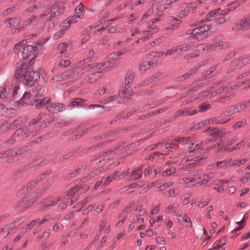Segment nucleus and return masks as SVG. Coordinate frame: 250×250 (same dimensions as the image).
I'll list each match as a JSON object with an SVG mask.
<instances>
[{
    "label": "nucleus",
    "mask_w": 250,
    "mask_h": 250,
    "mask_svg": "<svg viewBox=\"0 0 250 250\" xmlns=\"http://www.w3.org/2000/svg\"><path fill=\"white\" fill-rule=\"evenodd\" d=\"M40 75L42 77L44 81H47L48 77L46 72L40 69L39 73L34 72L30 66H28L25 63H23L16 71L15 77L19 81L22 82L25 85L29 87L32 85L36 90L37 93L35 97V101L36 107L41 108L49 104L50 99L48 98H45L43 94V90L41 86L37 83H34L35 81H37L40 78Z\"/></svg>",
    "instance_id": "obj_1"
},
{
    "label": "nucleus",
    "mask_w": 250,
    "mask_h": 250,
    "mask_svg": "<svg viewBox=\"0 0 250 250\" xmlns=\"http://www.w3.org/2000/svg\"><path fill=\"white\" fill-rule=\"evenodd\" d=\"M203 143L201 141H197L192 143L188 148V152H183L179 156L181 162L188 163L190 167H195L203 165L208 156L204 151Z\"/></svg>",
    "instance_id": "obj_2"
},
{
    "label": "nucleus",
    "mask_w": 250,
    "mask_h": 250,
    "mask_svg": "<svg viewBox=\"0 0 250 250\" xmlns=\"http://www.w3.org/2000/svg\"><path fill=\"white\" fill-rule=\"evenodd\" d=\"M106 64L108 66H106L104 70V71H108L111 69L112 62L111 61H106V62L99 63H92L88 65L84 64V61L80 62L75 64V66L73 70L60 74L57 76V77H60V79H68L71 78H76L90 70H100L102 66L104 67Z\"/></svg>",
    "instance_id": "obj_3"
},
{
    "label": "nucleus",
    "mask_w": 250,
    "mask_h": 250,
    "mask_svg": "<svg viewBox=\"0 0 250 250\" xmlns=\"http://www.w3.org/2000/svg\"><path fill=\"white\" fill-rule=\"evenodd\" d=\"M210 29L209 25H204L192 30L187 31L185 35L188 43L177 46L178 53L188 50L192 46L197 43L199 41L203 40L208 36V32Z\"/></svg>",
    "instance_id": "obj_4"
},
{
    "label": "nucleus",
    "mask_w": 250,
    "mask_h": 250,
    "mask_svg": "<svg viewBox=\"0 0 250 250\" xmlns=\"http://www.w3.org/2000/svg\"><path fill=\"white\" fill-rule=\"evenodd\" d=\"M64 12V8L61 5L55 4L51 8H47L40 16L31 17L24 21L22 26L18 29V32L28 27L31 23L36 24L41 21H50L55 17L58 16Z\"/></svg>",
    "instance_id": "obj_5"
},
{
    "label": "nucleus",
    "mask_w": 250,
    "mask_h": 250,
    "mask_svg": "<svg viewBox=\"0 0 250 250\" xmlns=\"http://www.w3.org/2000/svg\"><path fill=\"white\" fill-rule=\"evenodd\" d=\"M122 150V148L121 147L119 148H115L114 153L112 152H108L103 154V155H100L99 158V161L98 162V164H97V167H99L97 168V170L93 171L91 174H90L89 175V177L91 178L98 174L102 170L101 167L103 165L107 164V166H112V165H117L118 164L119 162H117V161L111 163V159L113 158H116L117 156L121 153Z\"/></svg>",
    "instance_id": "obj_6"
},
{
    "label": "nucleus",
    "mask_w": 250,
    "mask_h": 250,
    "mask_svg": "<svg viewBox=\"0 0 250 250\" xmlns=\"http://www.w3.org/2000/svg\"><path fill=\"white\" fill-rule=\"evenodd\" d=\"M214 175L213 173H210L208 174H198L194 177L184 178L180 180V184H185L187 187H199L204 185L208 182Z\"/></svg>",
    "instance_id": "obj_7"
},
{
    "label": "nucleus",
    "mask_w": 250,
    "mask_h": 250,
    "mask_svg": "<svg viewBox=\"0 0 250 250\" xmlns=\"http://www.w3.org/2000/svg\"><path fill=\"white\" fill-rule=\"evenodd\" d=\"M232 89V87L228 88L223 86L215 85L210 89L204 91L202 94L203 96L208 99L216 96L221 98H223L224 97L227 98L228 97L227 95L230 93Z\"/></svg>",
    "instance_id": "obj_8"
},
{
    "label": "nucleus",
    "mask_w": 250,
    "mask_h": 250,
    "mask_svg": "<svg viewBox=\"0 0 250 250\" xmlns=\"http://www.w3.org/2000/svg\"><path fill=\"white\" fill-rule=\"evenodd\" d=\"M159 18H156L150 20L147 23V26L145 29L140 30V37L141 40L146 41L151 38L153 35L158 32V28L157 26L154 24V23L160 21Z\"/></svg>",
    "instance_id": "obj_9"
},
{
    "label": "nucleus",
    "mask_w": 250,
    "mask_h": 250,
    "mask_svg": "<svg viewBox=\"0 0 250 250\" xmlns=\"http://www.w3.org/2000/svg\"><path fill=\"white\" fill-rule=\"evenodd\" d=\"M230 10H222L221 8H217L212 10L207 15V20L211 21L215 18L217 24L224 23L226 21L225 15L229 12Z\"/></svg>",
    "instance_id": "obj_10"
},
{
    "label": "nucleus",
    "mask_w": 250,
    "mask_h": 250,
    "mask_svg": "<svg viewBox=\"0 0 250 250\" xmlns=\"http://www.w3.org/2000/svg\"><path fill=\"white\" fill-rule=\"evenodd\" d=\"M21 49H22L21 53V58L26 59L28 57L34 55V52L36 50V48L28 44H26V42L24 41L18 42L16 44V49L18 51Z\"/></svg>",
    "instance_id": "obj_11"
},
{
    "label": "nucleus",
    "mask_w": 250,
    "mask_h": 250,
    "mask_svg": "<svg viewBox=\"0 0 250 250\" xmlns=\"http://www.w3.org/2000/svg\"><path fill=\"white\" fill-rule=\"evenodd\" d=\"M250 102L244 103L241 104L235 105L231 107L228 110L224 112L221 116L220 119H230V116L235 113H238L241 111L247 109H250Z\"/></svg>",
    "instance_id": "obj_12"
},
{
    "label": "nucleus",
    "mask_w": 250,
    "mask_h": 250,
    "mask_svg": "<svg viewBox=\"0 0 250 250\" xmlns=\"http://www.w3.org/2000/svg\"><path fill=\"white\" fill-rule=\"evenodd\" d=\"M234 31H246L250 29V16L240 23L235 24L233 28Z\"/></svg>",
    "instance_id": "obj_13"
},
{
    "label": "nucleus",
    "mask_w": 250,
    "mask_h": 250,
    "mask_svg": "<svg viewBox=\"0 0 250 250\" xmlns=\"http://www.w3.org/2000/svg\"><path fill=\"white\" fill-rule=\"evenodd\" d=\"M229 119H220V118H211L208 120H204L200 122L198 125V126H197V128H200L202 127H204L206 125L214 123L218 124H224L228 122Z\"/></svg>",
    "instance_id": "obj_14"
},
{
    "label": "nucleus",
    "mask_w": 250,
    "mask_h": 250,
    "mask_svg": "<svg viewBox=\"0 0 250 250\" xmlns=\"http://www.w3.org/2000/svg\"><path fill=\"white\" fill-rule=\"evenodd\" d=\"M62 196H60L58 197L49 196L48 197L44 199L42 203L44 207L54 206L58 202L62 201Z\"/></svg>",
    "instance_id": "obj_15"
},
{
    "label": "nucleus",
    "mask_w": 250,
    "mask_h": 250,
    "mask_svg": "<svg viewBox=\"0 0 250 250\" xmlns=\"http://www.w3.org/2000/svg\"><path fill=\"white\" fill-rule=\"evenodd\" d=\"M47 109L50 112L57 113L62 111L64 109V107L62 104L52 103L47 105Z\"/></svg>",
    "instance_id": "obj_16"
},
{
    "label": "nucleus",
    "mask_w": 250,
    "mask_h": 250,
    "mask_svg": "<svg viewBox=\"0 0 250 250\" xmlns=\"http://www.w3.org/2000/svg\"><path fill=\"white\" fill-rule=\"evenodd\" d=\"M59 219L58 217H55L53 218L52 216L48 215L46 216L44 218L39 220L38 219L37 220H34L32 222H31L30 224H29L28 226V228L30 229L32 227H33L35 225H36L37 223L38 224H42L44 223L45 222L48 221L50 220H53L55 221L56 220H58Z\"/></svg>",
    "instance_id": "obj_17"
},
{
    "label": "nucleus",
    "mask_w": 250,
    "mask_h": 250,
    "mask_svg": "<svg viewBox=\"0 0 250 250\" xmlns=\"http://www.w3.org/2000/svg\"><path fill=\"white\" fill-rule=\"evenodd\" d=\"M108 66V65L106 64V65H104V67H101V68L100 69H102V71H97L94 73H92L90 74L88 77V81L90 83H92L95 82L98 78L101 77L102 75L104 73H106L107 71H104V69L106 67Z\"/></svg>",
    "instance_id": "obj_18"
},
{
    "label": "nucleus",
    "mask_w": 250,
    "mask_h": 250,
    "mask_svg": "<svg viewBox=\"0 0 250 250\" xmlns=\"http://www.w3.org/2000/svg\"><path fill=\"white\" fill-rule=\"evenodd\" d=\"M178 220L181 224L184 227L190 228L192 226V223L189 217L185 214L179 215Z\"/></svg>",
    "instance_id": "obj_19"
},
{
    "label": "nucleus",
    "mask_w": 250,
    "mask_h": 250,
    "mask_svg": "<svg viewBox=\"0 0 250 250\" xmlns=\"http://www.w3.org/2000/svg\"><path fill=\"white\" fill-rule=\"evenodd\" d=\"M197 113V110H192L189 108H185L176 112L174 115V118H176L178 116L193 115Z\"/></svg>",
    "instance_id": "obj_20"
},
{
    "label": "nucleus",
    "mask_w": 250,
    "mask_h": 250,
    "mask_svg": "<svg viewBox=\"0 0 250 250\" xmlns=\"http://www.w3.org/2000/svg\"><path fill=\"white\" fill-rule=\"evenodd\" d=\"M214 46L212 44H202L197 46V49L202 53H207L214 51Z\"/></svg>",
    "instance_id": "obj_21"
},
{
    "label": "nucleus",
    "mask_w": 250,
    "mask_h": 250,
    "mask_svg": "<svg viewBox=\"0 0 250 250\" xmlns=\"http://www.w3.org/2000/svg\"><path fill=\"white\" fill-rule=\"evenodd\" d=\"M206 132L209 135L212 136L216 139L221 138L224 135V133L217 128H209Z\"/></svg>",
    "instance_id": "obj_22"
},
{
    "label": "nucleus",
    "mask_w": 250,
    "mask_h": 250,
    "mask_svg": "<svg viewBox=\"0 0 250 250\" xmlns=\"http://www.w3.org/2000/svg\"><path fill=\"white\" fill-rule=\"evenodd\" d=\"M170 24L167 27V29L175 30L178 27V25L181 23V21L173 17H170L169 19Z\"/></svg>",
    "instance_id": "obj_23"
},
{
    "label": "nucleus",
    "mask_w": 250,
    "mask_h": 250,
    "mask_svg": "<svg viewBox=\"0 0 250 250\" xmlns=\"http://www.w3.org/2000/svg\"><path fill=\"white\" fill-rule=\"evenodd\" d=\"M132 95V91L129 87L124 88L119 92V96L121 98L128 99Z\"/></svg>",
    "instance_id": "obj_24"
},
{
    "label": "nucleus",
    "mask_w": 250,
    "mask_h": 250,
    "mask_svg": "<svg viewBox=\"0 0 250 250\" xmlns=\"http://www.w3.org/2000/svg\"><path fill=\"white\" fill-rule=\"evenodd\" d=\"M142 166L138 167L132 171L131 175L130 177L131 180H135L140 178L142 175L141 169H142Z\"/></svg>",
    "instance_id": "obj_25"
},
{
    "label": "nucleus",
    "mask_w": 250,
    "mask_h": 250,
    "mask_svg": "<svg viewBox=\"0 0 250 250\" xmlns=\"http://www.w3.org/2000/svg\"><path fill=\"white\" fill-rule=\"evenodd\" d=\"M212 46H214V47H215L214 51H218L220 49L228 47L229 46V43L224 41H220L218 42L213 44Z\"/></svg>",
    "instance_id": "obj_26"
},
{
    "label": "nucleus",
    "mask_w": 250,
    "mask_h": 250,
    "mask_svg": "<svg viewBox=\"0 0 250 250\" xmlns=\"http://www.w3.org/2000/svg\"><path fill=\"white\" fill-rule=\"evenodd\" d=\"M11 85L9 83H5L3 89L1 91L0 94V97L1 99L4 98L6 95L9 94L11 92Z\"/></svg>",
    "instance_id": "obj_27"
},
{
    "label": "nucleus",
    "mask_w": 250,
    "mask_h": 250,
    "mask_svg": "<svg viewBox=\"0 0 250 250\" xmlns=\"http://www.w3.org/2000/svg\"><path fill=\"white\" fill-rule=\"evenodd\" d=\"M229 167L228 160H225L222 161L218 162L216 165L211 166L210 169L221 168Z\"/></svg>",
    "instance_id": "obj_28"
},
{
    "label": "nucleus",
    "mask_w": 250,
    "mask_h": 250,
    "mask_svg": "<svg viewBox=\"0 0 250 250\" xmlns=\"http://www.w3.org/2000/svg\"><path fill=\"white\" fill-rule=\"evenodd\" d=\"M62 199L65 200H70L71 204H72L77 199V197H75V190L74 189L70 190L67 195L62 197Z\"/></svg>",
    "instance_id": "obj_29"
},
{
    "label": "nucleus",
    "mask_w": 250,
    "mask_h": 250,
    "mask_svg": "<svg viewBox=\"0 0 250 250\" xmlns=\"http://www.w3.org/2000/svg\"><path fill=\"white\" fill-rule=\"evenodd\" d=\"M85 11L83 9V5L82 3L79 4L75 8V15L77 16V17L82 18L84 14Z\"/></svg>",
    "instance_id": "obj_30"
},
{
    "label": "nucleus",
    "mask_w": 250,
    "mask_h": 250,
    "mask_svg": "<svg viewBox=\"0 0 250 250\" xmlns=\"http://www.w3.org/2000/svg\"><path fill=\"white\" fill-rule=\"evenodd\" d=\"M158 145L160 146L163 151L165 152L170 151L174 147V144H168L166 141L160 143Z\"/></svg>",
    "instance_id": "obj_31"
},
{
    "label": "nucleus",
    "mask_w": 250,
    "mask_h": 250,
    "mask_svg": "<svg viewBox=\"0 0 250 250\" xmlns=\"http://www.w3.org/2000/svg\"><path fill=\"white\" fill-rule=\"evenodd\" d=\"M30 97L31 94L29 92H25L21 99L18 102L16 103V106L20 107L21 106V105L22 103L26 104V102L30 98Z\"/></svg>",
    "instance_id": "obj_32"
},
{
    "label": "nucleus",
    "mask_w": 250,
    "mask_h": 250,
    "mask_svg": "<svg viewBox=\"0 0 250 250\" xmlns=\"http://www.w3.org/2000/svg\"><path fill=\"white\" fill-rule=\"evenodd\" d=\"M119 172L116 171L113 172L112 175L107 176L106 178H104V186L107 185L113 179L117 178V175H118Z\"/></svg>",
    "instance_id": "obj_33"
},
{
    "label": "nucleus",
    "mask_w": 250,
    "mask_h": 250,
    "mask_svg": "<svg viewBox=\"0 0 250 250\" xmlns=\"http://www.w3.org/2000/svg\"><path fill=\"white\" fill-rule=\"evenodd\" d=\"M133 214L135 215L136 216H140L141 217V216H143L146 212V210L144 208H142L139 207H136L135 209H133Z\"/></svg>",
    "instance_id": "obj_34"
},
{
    "label": "nucleus",
    "mask_w": 250,
    "mask_h": 250,
    "mask_svg": "<svg viewBox=\"0 0 250 250\" xmlns=\"http://www.w3.org/2000/svg\"><path fill=\"white\" fill-rule=\"evenodd\" d=\"M226 243L225 239H222L216 241L213 245V250L218 249L220 248L223 246L225 245Z\"/></svg>",
    "instance_id": "obj_35"
},
{
    "label": "nucleus",
    "mask_w": 250,
    "mask_h": 250,
    "mask_svg": "<svg viewBox=\"0 0 250 250\" xmlns=\"http://www.w3.org/2000/svg\"><path fill=\"white\" fill-rule=\"evenodd\" d=\"M57 51L58 55H60V57L63 54L66 52V44L64 43H62L58 45L57 47Z\"/></svg>",
    "instance_id": "obj_36"
},
{
    "label": "nucleus",
    "mask_w": 250,
    "mask_h": 250,
    "mask_svg": "<svg viewBox=\"0 0 250 250\" xmlns=\"http://www.w3.org/2000/svg\"><path fill=\"white\" fill-rule=\"evenodd\" d=\"M104 228H105V231H106V233H108L110 230V226L107 224L105 221H103L100 224V229L98 231L99 235Z\"/></svg>",
    "instance_id": "obj_37"
},
{
    "label": "nucleus",
    "mask_w": 250,
    "mask_h": 250,
    "mask_svg": "<svg viewBox=\"0 0 250 250\" xmlns=\"http://www.w3.org/2000/svg\"><path fill=\"white\" fill-rule=\"evenodd\" d=\"M12 110V109L8 110L3 104H0V114L3 116H9V112Z\"/></svg>",
    "instance_id": "obj_38"
},
{
    "label": "nucleus",
    "mask_w": 250,
    "mask_h": 250,
    "mask_svg": "<svg viewBox=\"0 0 250 250\" xmlns=\"http://www.w3.org/2000/svg\"><path fill=\"white\" fill-rule=\"evenodd\" d=\"M71 24L67 21V20L63 21L60 25V29L62 30L64 33L70 27Z\"/></svg>",
    "instance_id": "obj_39"
},
{
    "label": "nucleus",
    "mask_w": 250,
    "mask_h": 250,
    "mask_svg": "<svg viewBox=\"0 0 250 250\" xmlns=\"http://www.w3.org/2000/svg\"><path fill=\"white\" fill-rule=\"evenodd\" d=\"M71 63V61L70 60L65 59H62L60 61V62L59 63V66L61 67H65L66 66H69Z\"/></svg>",
    "instance_id": "obj_40"
},
{
    "label": "nucleus",
    "mask_w": 250,
    "mask_h": 250,
    "mask_svg": "<svg viewBox=\"0 0 250 250\" xmlns=\"http://www.w3.org/2000/svg\"><path fill=\"white\" fill-rule=\"evenodd\" d=\"M27 131V129L26 127L20 128L18 129V130H17L15 132V133L14 134V136H22L24 134H25V132Z\"/></svg>",
    "instance_id": "obj_41"
},
{
    "label": "nucleus",
    "mask_w": 250,
    "mask_h": 250,
    "mask_svg": "<svg viewBox=\"0 0 250 250\" xmlns=\"http://www.w3.org/2000/svg\"><path fill=\"white\" fill-rule=\"evenodd\" d=\"M96 107L97 108V110L96 112L97 113H103L104 111V107L103 106L98 105V104H91L89 106V108L90 109H93Z\"/></svg>",
    "instance_id": "obj_42"
},
{
    "label": "nucleus",
    "mask_w": 250,
    "mask_h": 250,
    "mask_svg": "<svg viewBox=\"0 0 250 250\" xmlns=\"http://www.w3.org/2000/svg\"><path fill=\"white\" fill-rule=\"evenodd\" d=\"M134 79V75L131 72H127L125 77V83L129 84L133 81Z\"/></svg>",
    "instance_id": "obj_43"
},
{
    "label": "nucleus",
    "mask_w": 250,
    "mask_h": 250,
    "mask_svg": "<svg viewBox=\"0 0 250 250\" xmlns=\"http://www.w3.org/2000/svg\"><path fill=\"white\" fill-rule=\"evenodd\" d=\"M108 15L109 13L108 12L103 11L100 12L98 15V17L100 18L99 21V24H102V23L104 21V19L107 18Z\"/></svg>",
    "instance_id": "obj_44"
},
{
    "label": "nucleus",
    "mask_w": 250,
    "mask_h": 250,
    "mask_svg": "<svg viewBox=\"0 0 250 250\" xmlns=\"http://www.w3.org/2000/svg\"><path fill=\"white\" fill-rule=\"evenodd\" d=\"M212 148L217 149L218 150H220L221 151H231V149H229L228 148L225 146L224 144L223 143H221L218 144V145H215Z\"/></svg>",
    "instance_id": "obj_45"
},
{
    "label": "nucleus",
    "mask_w": 250,
    "mask_h": 250,
    "mask_svg": "<svg viewBox=\"0 0 250 250\" xmlns=\"http://www.w3.org/2000/svg\"><path fill=\"white\" fill-rule=\"evenodd\" d=\"M190 138L188 137L179 138L176 139V141L179 142L182 145H185L190 142Z\"/></svg>",
    "instance_id": "obj_46"
},
{
    "label": "nucleus",
    "mask_w": 250,
    "mask_h": 250,
    "mask_svg": "<svg viewBox=\"0 0 250 250\" xmlns=\"http://www.w3.org/2000/svg\"><path fill=\"white\" fill-rule=\"evenodd\" d=\"M150 66V62H143L140 65V69L141 71H145L148 69Z\"/></svg>",
    "instance_id": "obj_47"
},
{
    "label": "nucleus",
    "mask_w": 250,
    "mask_h": 250,
    "mask_svg": "<svg viewBox=\"0 0 250 250\" xmlns=\"http://www.w3.org/2000/svg\"><path fill=\"white\" fill-rule=\"evenodd\" d=\"M128 51V50H127V49H124V50H123L122 51L117 52L116 54L115 53L111 54L109 56V59H110L115 58L116 56H117V57H118L125 53L126 52H127Z\"/></svg>",
    "instance_id": "obj_48"
},
{
    "label": "nucleus",
    "mask_w": 250,
    "mask_h": 250,
    "mask_svg": "<svg viewBox=\"0 0 250 250\" xmlns=\"http://www.w3.org/2000/svg\"><path fill=\"white\" fill-rule=\"evenodd\" d=\"M81 18L77 17V16L74 15L73 16L69 17L66 20L71 24L72 23H75L77 22Z\"/></svg>",
    "instance_id": "obj_49"
},
{
    "label": "nucleus",
    "mask_w": 250,
    "mask_h": 250,
    "mask_svg": "<svg viewBox=\"0 0 250 250\" xmlns=\"http://www.w3.org/2000/svg\"><path fill=\"white\" fill-rule=\"evenodd\" d=\"M130 35L131 36H135L138 35L137 37H140V31L138 28L135 27H133L130 28Z\"/></svg>",
    "instance_id": "obj_50"
},
{
    "label": "nucleus",
    "mask_w": 250,
    "mask_h": 250,
    "mask_svg": "<svg viewBox=\"0 0 250 250\" xmlns=\"http://www.w3.org/2000/svg\"><path fill=\"white\" fill-rule=\"evenodd\" d=\"M176 169L174 167H171L169 169L166 170L162 173V175L164 176H167L171 175L175 172Z\"/></svg>",
    "instance_id": "obj_51"
},
{
    "label": "nucleus",
    "mask_w": 250,
    "mask_h": 250,
    "mask_svg": "<svg viewBox=\"0 0 250 250\" xmlns=\"http://www.w3.org/2000/svg\"><path fill=\"white\" fill-rule=\"evenodd\" d=\"M144 220L143 218L138 217L137 216H135L133 217L132 219V222L133 223H135L136 226L141 223H142L143 222H144Z\"/></svg>",
    "instance_id": "obj_52"
},
{
    "label": "nucleus",
    "mask_w": 250,
    "mask_h": 250,
    "mask_svg": "<svg viewBox=\"0 0 250 250\" xmlns=\"http://www.w3.org/2000/svg\"><path fill=\"white\" fill-rule=\"evenodd\" d=\"M189 12L190 9L185 8L180 13L179 16L180 18H184L187 17L189 14Z\"/></svg>",
    "instance_id": "obj_53"
},
{
    "label": "nucleus",
    "mask_w": 250,
    "mask_h": 250,
    "mask_svg": "<svg viewBox=\"0 0 250 250\" xmlns=\"http://www.w3.org/2000/svg\"><path fill=\"white\" fill-rule=\"evenodd\" d=\"M210 108V105L209 104H203L201 106L199 107V109L197 110V112H204L207 110L208 109Z\"/></svg>",
    "instance_id": "obj_54"
},
{
    "label": "nucleus",
    "mask_w": 250,
    "mask_h": 250,
    "mask_svg": "<svg viewBox=\"0 0 250 250\" xmlns=\"http://www.w3.org/2000/svg\"><path fill=\"white\" fill-rule=\"evenodd\" d=\"M83 99L81 98H76L74 99L72 102V106H76L77 105H80L81 104L83 103Z\"/></svg>",
    "instance_id": "obj_55"
},
{
    "label": "nucleus",
    "mask_w": 250,
    "mask_h": 250,
    "mask_svg": "<svg viewBox=\"0 0 250 250\" xmlns=\"http://www.w3.org/2000/svg\"><path fill=\"white\" fill-rule=\"evenodd\" d=\"M117 99V96H112L108 97L107 99H104L103 102H102V103L106 104L108 103H109L111 102L114 101Z\"/></svg>",
    "instance_id": "obj_56"
},
{
    "label": "nucleus",
    "mask_w": 250,
    "mask_h": 250,
    "mask_svg": "<svg viewBox=\"0 0 250 250\" xmlns=\"http://www.w3.org/2000/svg\"><path fill=\"white\" fill-rule=\"evenodd\" d=\"M179 193V190L178 189H170L168 191V195L170 197H174L177 195Z\"/></svg>",
    "instance_id": "obj_57"
},
{
    "label": "nucleus",
    "mask_w": 250,
    "mask_h": 250,
    "mask_svg": "<svg viewBox=\"0 0 250 250\" xmlns=\"http://www.w3.org/2000/svg\"><path fill=\"white\" fill-rule=\"evenodd\" d=\"M175 52H178L177 46L173 47L171 49L167 51L165 55L166 56L170 55Z\"/></svg>",
    "instance_id": "obj_58"
},
{
    "label": "nucleus",
    "mask_w": 250,
    "mask_h": 250,
    "mask_svg": "<svg viewBox=\"0 0 250 250\" xmlns=\"http://www.w3.org/2000/svg\"><path fill=\"white\" fill-rule=\"evenodd\" d=\"M38 5L36 4H33L31 5L30 7L27 8L25 11L27 13H30L33 12H34L37 8Z\"/></svg>",
    "instance_id": "obj_59"
},
{
    "label": "nucleus",
    "mask_w": 250,
    "mask_h": 250,
    "mask_svg": "<svg viewBox=\"0 0 250 250\" xmlns=\"http://www.w3.org/2000/svg\"><path fill=\"white\" fill-rule=\"evenodd\" d=\"M20 87L19 85H16L12 87V96L15 98V97L18 94V91L19 90Z\"/></svg>",
    "instance_id": "obj_60"
},
{
    "label": "nucleus",
    "mask_w": 250,
    "mask_h": 250,
    "mask_svg": "<svg viewBox=\"0 0 250 250\" xmlns=\"http://www.w3.org/2000/svg\"><path fill=\"white\" fill-rule=\"evenodd\" d=\"M203 65V63H201L200 62L198 65V66H195L194 67V69H191L190 70H189L187 74L188 75H192L193 74H194L195 72V71L198 69L200 66H202Z\"/></svg>",
    "instance_id": "obj_61"
},
{
    "label": "nucleus",
    "mask_w": 250,
    "mask_h": 250,
    "mask_svg": "<svg viewBox=\"0 0 250 250\" xmlns=\"http://www.w3.org/2000/svg\"><path fill=\"white\" fill-rule=\"evenodd\" d=\"M184 198L182 204L184 205L188 204L189 202V195L188 194H186L182 197V198Z\"/></svg>",
    "instance_id": "obj_62"
},
{
    "label": "nucleus",
    "mask_w": 250,
    "mask_h": 250,
    "mask_svg": "<svg viewBox=\"0 0 250 250\" xmlns=\"http://www.w3.org/2000/svg\"><path fill=\"white\" fill-rule=\"evenodd\" d=\"M64 33L62 30H60L55 33L54 35V38L56 40H57L59 39L60 37H61Z\"/></svg>",
    "instance_id": "obj_63"
},
{
    "label": "nucleus",
    "mask_w": 250,
    "mask_h": 250,
    "mask_svg": "<svg viewBox=\"0 0 250 250\" xmlns=\"http://www.w3.org/2000/svg\"><path fill=\"white\" fill-rule=\"evenodd\" d=\"M34 201H30L29 200H27L26 203L22 204L20 203L19 205L20 207H22L23 208H26L28 206H30L32 204H33Z\"/></svg>",
    "instance_id": "obj_64"
}]
</instances>
